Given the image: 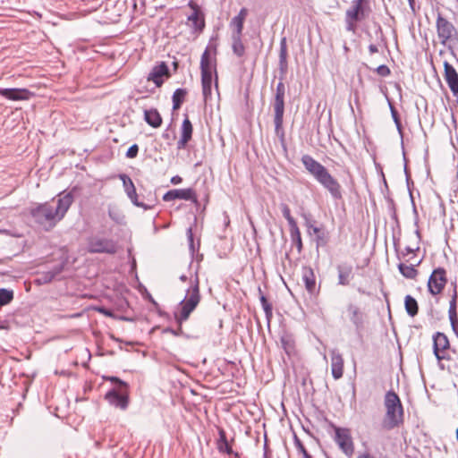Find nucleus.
Instances as JSON below:
<instances>
[{
  "instance_id": "46",
  "label": "nucleus",
  "mask_w": 458,
  "mask_h": 458,
  "mask_svg": "<svg viewBox=\"0 0 458 458\" xmlns=\"http://www.w3.org/2000/svg\"><path fill=\"white\" fill-rule=\"evenodd\" d=\"M293 443H294V445L296 447V449L300 452V453H303L304 451H306V448L304 446V445L302 444V442L301 441V439L297 437L296 434H294L293 436Z\"/></svg>"
},
{
  "instance_id": "6",
  "label": "nucleus",
  "mask_w": 458,
  "mask_h": 458,
  "mask_svg": "<svg viewBox=\"0 0 458 458\" xmlns=\"http://www.w3.org/2000/svg\"><path fill=\"white\" fill-rule=\"evenodd\" d=\"M286 87L283 82V79L277 83L276 88L275 96L272 101L274 109V123L275 132L281 140L284 139V98H285Z\"/></svg>"
},
{
  "instance_id": "37",
  "label": "nucleus",
  "mask_w": 458,
  "mask_h": 458,
  "mask_svg": "<svg viewBox=\"0 0 458 458\" xmlns=\"http://www.w3.org/2000/svg\"><path fill=\"white\" fill-rule=\"evenodd\" d=\"M312 233L316 235L317 245L325 246L328 242V233L320 227H313Z\"/></svg>"
},
{
  "instance_id": "9",
  "label": "nucleus",
  "mask_w": 458,
  "mask_h": 458,
  "mask_svg": "<svg viewBox=\"0 0 458 458\" xmlns=\"http://www.w3.org/2000/svg\"><path fill=\"white\" fill-rule=\"evenodd\" d=\"M436 27L437 37L442 45L446 46L448 43H456L458 41V30L441 13L437 14Z\"/></svg>"
},
{
  "instance_id": "31",
  "label": "nucleus",
  "mask_w": 458,
  "mask_h": 458,
  "mask_svg": "<svg viewBox=\"0 0 458 458\" xmlns=\"http://www.w3.org/2000/svg\"><path fill=\"white\" fill-rule=\"evenodd\" d=\"M279 66L282 72L287 70V42L286 38H282L280 40L279 51Z\"/></svg>"
},
{
  "instance_id": "13",
  "label": "nucleus",
  "mask_w": 458,
  "mask_h": 458,
  "mask_svg": "<svg viewBox=\"0 0 458 458\" xmlns=\"http://www.w3.org/2000/svg\"><path fill=\"white\" fill-rule=\"evenodd\" d=\"M446 271L444 267L435 268L428 280V291L432 295L440 294L447 284Z\"/></svg>"
},
{
  "instance_id": "2",
  "label": "nucleus",
  "mask_w": 458,
  "mask_h": 458,
  "mask_svg": "<svg viewBox=\"0 0 458 458\" xmlns=\"http://www.w3.org/2000/svg\"><path fill=\"white\" fill-rule=\"evenodd\" d=\"M200 300L199 279L198 275H196L194 280L191 281V286L186 291L184 299L180 301L178 310L174 313L178 327L176 329L169 327H165L162 330V334H171L174 336L184 335L182 324L189 319L191 314L199 304Z\"/></svg>"
},
{
  "instance_id": "22",
  "label": "nucleus",
  "mask_w": 458,
  "mask_h": 458,
  "mask_svg": "<svg viewBox=\"0 0 458 458\" xmlns=\"http://www.w3.org/2000/svg\"><path fill=\"white\" fill-rule=\"evenodd\" d=\"M331 373L333 377L337 380L344 375V358L336 350L331 351Z\"/></svg>"
},
{
  "instance_id": "35",
  "label": "nucleus",
  "mask_w": 458,
  "mask_h": 458,
  "mask_svg": "<svg viewBox=\"0 0 458 458\" xmlns=\"http://www.w3.org/2000/svg\"><path fill=\"white\" fill-rule=\"evenodd\" d=\"M290 236L293 243H294L297 248L298 253H301L302 251L303 245L298 225L290 227Z\"/></svg>"
},
{
  "instance_id": "14",
  "label": "nucleus",
  "mask_w": 458,
  "mask_h": 458,
  "mask_svg": "<svg viewBox=\"0 0 458 458\" xmlns=\"http://www.w3.org/2000/svg\"><path fill=\"white\" fill-rule=\"evenodd\" d=\"M174 199L190 200L196 206L199 205L196 191L191 188L170 190L163 196V200L165 202H169Z\"/></svg>"
},
{
  "instance_id": "47",
  "label": "nucleus",
  "mask_w": 458,
  "mask_h": 458,
  "mask_svg": "<svg viewBox=\"0 0 458 458\" xmlns=\"http://www.w3.org/2000/svg\"><path fill=\"white\" fill-rule=\"evenodd\" d=\"M186 234H187V238H188V241H189L190 250H191V252L193 254L194 251H195V249H194L193 233H192L191 227L187 229Z\"/></svg>"
},
{
  "instance_id": "50",
  "label": "nucleus",
  "mask_w": 458,
  "mask_h": 458,
  "mask_svg": "<svg viewBox=\"0 0 458 458\" xmlns=\"http://www.w3.org/2000/svg\"><path fill=\"white\" fill-rule=\"evenodd\" d=\"M305 219V225L308 227L309 231H313V227H317L316 225H314V221L308 217H306Z\"/></svg>"
},
{
  "instance_id": "1",
  "label": "nucleus",
  "mask_w": 458,
  "mask_h": 458,
  "mask_svg": "<svg viewBox=\"0 0 458 458\" xmlns=\"http://www.w3.org/2000/svg\"><path fill=\"white\" fill-rule=\"evenodd\" d=\"M72 191L60 194L54 202L36 203L28 210L34 225L46 232L51 231L65 216L73 202Z\"/></svg>"
},
{
  "instance_id": "32",
  "label": "nucleus",
  "mask_w": 458,
  "mask_h": 458,
  "mask_svg": "<svg viewBox=\"0 0 458 458\" xmlns=\"http://www.w3.org/2000/svg\"><path fill=\"white\" fill-rule=\"evenodd\" d=\"M188 94L186 89H176L173 94L172 101H173V109L177 110L181 107L182 103L185 100V98Z\"/></svg>"
},
{
  "instance_id": "49",
  "label": "nucleus",
  "mask_w": 458,
  "mask_h": 458,
  "mask_svg": "<svg viewBox=\"0 0 458 458\" xmlns=\"http://www.w3.org/2000/svg\"><path fill=\"white\" fill-rule=\"evenodd\" d=\"M247 15H248V10H247V8L243 7L240 10L239 13L235 17L241 18L242 20L245 21Z\"/></svg>"
},
{
  "instance_id": "64",
  "label": "nucleus",
  "mask_w": 458,
  "mask_h": 458,
  "mask_svg": "<svg viewBox=\"0 0 458 458\" xmlns=\"http://www.w3.org/2000/svg\"><path fill=\"white\" fill-rule=\"evenodd\" d=\"M394 250L397 251V244L394 242Z\"/></svg>"
},
{
  "instance_id": "56",
  "label": "nucleus",
  "mask_w": 458,
  "mask_h": 458,
  "mask_svg": "<svg viewBox=\"0 0 458 458\" xmlns=\"http://www.w3.org/2000/svg\"><path fill=\"white\" fill-rule=\"evenodd\" d=\"M302 455H303V458H312L307 450L302 453Z\"/></svg>"
},
{
  "instance_id": "61",
  "label": "nucleus",
  "mask_w": 458,
  "mask_h": 458,
  "mask_svg": "<svg viewBox=\"0 0 458 458\" xmlns=\"http://www.w3.org/2000/svg\"><path fill=\"white\" fill-rule=\"evenodd\" d=\"M264 458H268L267 451H265V453H264Z\"/></svg>"
},
{
  "instance_id": "28",
  "label": "nucleus",
  "mask_w": 458,
  "mask_h": 458,
  "mask_svg": "<svg viewBox=\"0 0 458 458\" xmlns=\"http://www.w3.org/2000/svg\"><path fill=\"white\" fill-rule=\"evenodd\" d=\"M218 440H217V449L219 452L226 453L228 454H233L234 457L240 458V454L238 453H233L232 447L230 446L227 438L226 433L223 428L218 429Z\"/></svg>"
},
{
  "instance_id": "39",
  "label": "nucleus",
  "mask_w": 458,
  "mask_h": 458,
  "mask_svg": "<svg viewBox=\"0 0 458 458\" xmlns=\"http://www.w3.org/2000/svg\"><path fill=\"white\" fill-rule=\"evenodd\" d=\"M243 23V20L234 16L230 22V26L233 30V34L242 35Z\"/></svg>"
},
{
  "instance_id": "43",
  "label": "nucleus",
  "mask_w": 458,
  "mask_h": 458,
  "mask_svg": "<svg viewBox=\"0 0 458 458\" xmlns=\"http://www.w3.org/2000/svg\"><path fill=\"white\" fill-rule=\"evenodd\" d=\"M139 153V146L137 144H132L126 151V157L134 158L137 157Z\"/></svg>"
},
{
  "instance_id": "55",
  "label": "nucleus",
  "mask_w": 458,
  "mask_h": 458,
  "mask_svg": "<svg viewBox=\"0 0 458 458\" xmlns=\"http://www.w3.org/2000/svg\"><path fill=\"white\" fill-rule=\"evenodd\" d=\"M415 234H416V236H417L418 242H420V240H421V235H420V230H418V229H417V230L415 231Z\"/></svg>"
},
{
  "instance_id": "27",
  "label": "nucleus",
  "mask_w": 458,
  "mask_h": 458,
  "mask_svg": "<svg viewBox=\"0 0 458 458\" xmlns=\"http://www.w3.org/2000/svg\"><path fill=\"white\" fill-rule=\"evenodd\" d=\"M282 348L288 356L295 352V339L293 334L284 331L280 337Z\"/></svg>"
},
{
  "instance_id": "16",
  "label": "nucleus",
  "mask_w": 458,
  "mask_h": 458,
  "mask_svg": "<svg viewBox=\"0 0 458 458\" xmlns=\"http://www.w3.org/2000/svg\"><path fill=\"white\" fill-rule=\"evenodd\" d=\"M118 177L123 182L124 191L132 204L136 207L148 209V208L147 205L138 200V194L132 180L125 174H120Z\"/></svg>"
},
{
  "instance_id": "7",
  "label": "nucleus",
  "mask_w": 458,
  "mask_h": 458,
  "mask_svg": "<svg viewBox=\"0 0 458 458\" xmlns=\"http://www.w3.org/2000/svg\"><path fill=\"white\" fill-rule=\"evenodd\" d=\"M86 243V250L90 254L114 255L118 250V244L114 240L99 234L89 236Z\"/></svg>"
},
{
  "instance_id": "19",
  "label": "nucleus",
  "mask_w": 458,
  "mask_h": 458,
  "mask_svg": "<svg viewBox=\"0 0 458 458\" xmlns=\"http://www.w3.org/2000/svg\"><path fill=\"white\" fill-rule=\"evenodd\" d=\"M164 76H170L169 69L165 62H161L159 64L155 65L152 68L150 72L148 74L147 80L148 81H153L157 88H160L164 83Z\"/></svg>"
},
{
  "instance_id": "10",
  "label": "nucleus",
  "mask_w": 458,
  "mask_h": 458,
  "mask_svg": "<svg viewBox=\"0 0 458 458\" xmlns=\"http://www.w3.org/2000/svg\"><path fill=\"white\" fill-rule=\"evenodd\" d=\"M335 430L334 440L339 449L348 457L352 458L354 454V443L349 428H340L332 425Z\"/></svg>"
},
{
  "instance_id": "24",
  "label": "nucleus",
  "mask_w": 458,
  "mask_h": 458,
  "mask_svg": "<svg viewBox=\"0 0 458 458\" xmlns=\"http://www.w3.org/2000/svg\"><path fill=\"white\" fill-rule=\"evenodd\" d=\"M64 269L63 265L54 267L52 269L45 272H41L38 275L36 279L38 284H45L52 282L58 275L62 273Z\"/></svg>"
},
{
  "instance_id": "29",
  "label": "nucleus",
  "mask_w": 458,
  "mask_h": 458,
  "mask_svg": "<svg viewBox=\"0 0 458 458\" xmlns=\"http://www.w3.org/2000/svg\"><path fill=\"white\" fill-rule=\"evenodd\" d=\"M189 5L193 9V13L188 17V21L191 22V26L195 30H202L205 26L203 19L199 18V11L198 6L191 1Z\"/></svg>"
},
{
  "instance_id": "17",
  "label": "nucleus",
  "mask_w": 458,
  "mask_h": 458,
  "mask_svg": "<svg viewBox=\"0 0 458 458\" xmlns=\"http://www.w3.org/2000/svg\"><path fill=\"white\" fill-rule=\"evenodd\" d=\"M301 280L305 289L310 295L318 293L319 289L317 287L316 276L310 266H303L301 267Z\"/></svg>"
},
{
  "instance_id": "41",
  "label": "nucleus",
  "mask_w": 458,
  "mask_h": 458,
  "mask_svg": "<svg viewBox=\"0 0 458 458\" xmlns=\"http://www.w3.org/2000/svg\"><path fill=\"white\" fill-rule=\"evenodd\" d=\"M389 107H390V111H391V115H392V118L397 127V130L401 132L402 131V124H401V121H400V117H399V114L397 112V110L395 109V107L393 106V104L391 102H389Z\"/></svg>"
},
{
  "instance_id": "20",
  "label": "nucleus",
  "mask_w": 458,
  "mask_h": 458,
  "mask_svg": "<svg viewBox=\"0 0 458 458\" xmlns=\"http://www.w3.org/2000/svg\"><path fill=\"white\" fill-rule=\"evenodd\" d=\"M444 78L454 95L458 94V72L447 61L444 62Z\"/></svg>"
},
{
  "instance_id": "57",
  "label": "nucleus",
  "mask_w": 458,
  "mask_h": 458,
  "mask_svg": "<svg viewBox=\"0 0 458 458\" xmlns=\"http://www.w3.org/2000/svg\"><path fill=\"white\" fill-rule=\"evenodd\" d=\"M180 280H181L182 282H186V281L188 280V277H187V276H186V275H182V276H180Z\"/></svg>"
},
{
  "instance_id": "25",
  "label": "nucleus",
  "mask_w": 458,
  "mask_h": 458,
  "mask_svg": "<svg viewBox=\"0 0 458 458\" xmlns=\"http://www.w3.org/2000/svg\"><path fill=\"white\" fill-rule=\"evenodd\" d=\"M422 259H420L415 264L407 265L403 262H400L397 265L398 270L400 274L407 278V279H416L419 275V271L416 269V267L420 266Z\"/></svg>"
},
{
  "instance_id": "23",
  "label": "nucleus",
  "mask_w": 458,
  "mask_h": 458,
  "mask_svg": "<svg viewBox=\"0 0 458 458\" xmlns=\"http://www.w3.org/2000/svg\"><path fill=\"white\" fill-rule=\"evenodd\" d=\"M192 131H193V127H192L191 122L190 121L188 115H185V118L182 123L181 138L177 142L178 149L185 148L186 144L191 140Z\"/></svg>"
},
{
  "instance_id": "44",
  "label": "nucleus",
  "mask_w": 458,
  "mask_h": 458,
  "mask_svg": "<svg viewBox=\"0 0 458 458\" xmlns=\"http://www.w3.org/2000/svg\"><path fill=\"white\" fill-rule=\"evenodd\" d=\"M376 72L378 75H380L382 77H386V76L390 75V73H391L389 67L386 64L379 65L376 69Z\"/></svg>"
},
{
  "instance_id": "15",
  "label": "nucleus",
  "mask_w": 458,
  "mask_h": 458,
  "mask_svg": "<svg viewBox=\"0 0 458 458\" xmlns=\"http://www.w3.org/2000/svg\"><path fill=\"white\" fill-rule=\"evenodd\" d=\"M106 400L113 406L126 410L129 404L128 389H111L106 394Z\"/></svg>"
},
{
  "instance_id": "18",
  "label": "nucleus",
  "mask_w": 458,
  "mask_h": 458,
  "mask_svg": "<svg viewBox=\"0 0 458 458\" xmlns=\"http://www.w3.org/2000/svg\"><path fill=\"white\" fill-rule=\"evenodd\" d=\"M0 95L8 100L21 101L30 99L33 94L29 89L24 88H0Z\"/></svg>"
},
{
  "instance_id": "42",
  "label": "nucleus",
  "mask_w": 458,
  "mask_h": 458,
  "mask_svg": "<svg viewBox=\"0 0 458 458\" xmlns=\"http://www.w3.org/2000/svg\"><path fill=\"white\" fill-rule=\"evenodd\" d=\"M106 379L115 385L116 387L114 389L122 390V388H124L126 390L129 387V386L126 382L121 380L117 377H109Z\"/></svg>"
},
{
  "instance_id": "34",
  "label": "nucleus",
  "mask_w": 458,
  "mask_h": 458,
  "mask_svg": "<svg viewBox=\"0 0 458 458\" xmlns=\"http://www.w3.org/2000/svg\"><path fill=\"white\" fill-rule=\"evenodd\" d=\"M404 307L407 314L415 317L419 312V305L417 301L411 295H406L404 299Z\"/></svg>"
},
{
  "instance_id": "26",
  "label": "nucleus",
  "mask_w": 458,
  "mask_h": 458,
  "mask_svg": "<svg viewBox=\"0 0 458 458\" xmlns=\"http://www.w3.org/2000/svg\"><path fill=\"white\" fill-rule=\"evenodd\" d=\"M145 122L153 128H158L162 124V117L156 108L146 109L144 111Z\"/></svg>"
},
{
  "instance_id": "21",
  "label": "nucleus",
  "mask_w": 458,
  "mask_h": 458,
  "mask_svg": "<svg viewBox=\"0 0 458 458\" xmlns=\"http://www.w3.org/2000/svg\"><path fill=\"white\" fill-rule=\"evenodd\" d=\"M338 285L347 286L354 277L353 267L351 264L342 263L336 267Z\"/></svg>"
},
{
  "instance_id": "60",
  "label": "nucleus",
  "mask_w": 458,
  "mask_h": 458,
  "mask_svg": "<svg viewBox=\"0 0 458 458\" xmlns=\"http://www.w3.org/2000/svg\"><path fill=\"white\" fill-rule=\"evenodd\" d=\"M111 338L114 339V341H119V339L114 337V335H112Z\"/></svg>"
},
{
  "instance_id": "12",
  "label": "nucleus",
  "mask_w": 458,
  "mask_h": 458,
  "mask_svg": "<svg viewBox=\"0 0 458 458\" xmlns=\"http://www.w3.org/2000/svg\"><path fill=\"white\" fill-rule=\"evenodd\" d=\"M344 314L346 318L352 323L355 331L360 334L365 327L368 316L364 310L353 302H348L345 307Z\"/></svg>"
},
{
  "instance_id": "3",
  "label": "nucleus",
  "mask_w": 458,
  "mask_h": 458,
  "mask_svg": "<svg viewBox=\"0 0 458 458\" xmlns=\"http://www.w3.org/2000/svg\"><path fill=\"white\" fill-rule=\"evenodd\" d=\"M301 163L308 173L330 193L334 199L343 198L341 184L326 166L308 154L301 157Z\"/></svg>"
},
{
  "instance_id": "5",
  "label": "nucleus",
  "mask_w": 458,
  "mask_h": 458,
  "mask_svg": "<svg viewBox=\"0 0 458 458\" xmlns=\"http://www.w3.org/2000/svg\"><path fill=\"white\" fill-rule=\"evenodd\" d=\"M386 420L389 428L398 427L403 422V408L398 394L388 391L385 394Z\"/></svg>"
},
{
  "instance_id": "36",
  "label": "nucleus",
  "mask_w": 458,
  "mask_h": 458,
  "mask_svg": "<svg viewBox=\"0 0 458 458\" xmlns=\"http://www.w3.org/2000/svg\"><path fill=\"white\" fill-rule=\"evenodd\" d=\"M448 316L450 322L458 319L456 286L454 287V293L449 303Z\"/></svg>"
},
{
  "instance_id": "11",
  "label": "nucleus",
  "mask_w": 458,
  "mask_h": 458,
  "mask_svg": "<svg viewBox=\"0 0 458 458\" xmlns=\"http://www.w3.org/2000/svg\"><path fill=\"white\" fill-rule=\"evenodd\" d=\"M433 353L437 360L438 367L444 369L441 363L443 360H449L451 357L446 353L450 349V342L447 335L442 332H436L433 336Z\"/></svg>"
},
{
  "instance_id": "30",
  "label": "nucleus",
  "mask_w": 458,
  "mask_h": 458,
  "mask_svg": "<svg viewBox=\"0 0 458 458\" xmlns=\"http://www.w3.org/2000/svg\"><path fill=\"white\" fill-rule=\"evenodd\" d=\"M258 291L259 293V301L265 312L267 327H269L273 317V307L272 304L267 301L266 296L263 294L260 287L258 288Z\"/></svg>"
},
{
  "instance_id": "40",
  "label": "nucleus",
  "mask_w": 458,
  "mask_h": 458,
  "mask_svg": "<svg viewBox=\"0 0 458 458\" xmlns=\"http://www.w3.org/2000/svg\"><path fill=\"white\" fill-rule=\"evenodd\" d=\"M281 211H282L284 217L287 220L289 227L297 225L295 219L291 215V210H290V208L288 207V205L282 204Z\"/></svg>"
},
{
  "instance_id": "52",
  "label": "nucleus",
  "mask_w": 458,
  "mask_h": 458,
  "mask_svg": "<svg viewBox=\"0 0 458 458\" xmlns=\"http://www.w3.org/2000/svg\"><path fill=\"white\" fill-rule=\"evenodd\" d=\"M98 311L106 317H113V312L106 308H100L98 309Z\"/></svg>"
},
{
  "instance_id": "59",
  "label": "nucleus",
  "mask_w": 458,
  "mask_h": 458,
  "mask_svg": "<svg viewBox=\"0 0 458 458\" xmlns=\"http://www.w3.org/2000/svg\"><path fill=\"white\" fill-rule=\"evenodd\" d=\"M358 292L360 293H365V292L363 290H361V288H359Z\"/></svg>"
},
{
  "instance_id": "63",
  "label": "nucleus",
  "mask_w": 458,
  "mask_h": 458,
  "mask_svg": "<svg viewBox=\"0 0 458 458\" xmlns=\"http://www.w3.org/2000/svg\"><path fill=\"white\" fill-rule=\"evenodd\" d=\"M133 6H134V8H137V3H136V1L134 2Z\"/></svg>"
},
{
  "instance_id": "4",
  "label": "nucleus",
  "mask_w": 458,
  "mask_h": 458,
  "mask_svg": "<svg viewBox=\"0 0 458 458\" xmlns=\"http://www.w3.org/2000/svg\"><path fill=\"white\" fill-rule=\"evenodd\" d=\"M201 88L204 102L207 104L212 98V73H215V86L218 89V75L216 72V56L204 51L200 58Z\"/></svg>"
},
{
  "instance_id": "38",
  "label": "nucleus",
  "mask_w": 458,
  "mask_h": 458,
  "mask_svg": "<svg viewBox=\"0 0 458 458\" xmlns=\"http://www.w3.org/2000/svg\"><path fill=\"white\" fill-rule=\"evenodd\" d=\"M13 299V292L5 288H0V306L10 303Z\"/></svg>"
},
{
  "instance_id": "53",
  "label": "nucleus",
  "mask_w": 458,
  "mask_h": 458,
  "mask_svg": "<svg viewBox=\"0 0 458 458\" xmlns=\"http://www.w3.org/2000/svg\"><path fill=\"white\" fill-rule=\"evenodd\" d=\"M182 177H181V176H179V175H174V176H173V177L171 178V183H173V184H174V185H175V184H179V183H181V182H182Z\"/></svg>"
},
{
  "instance_id": "51",
  "label": "nucleus",
  "mask_w": 458,
  "mask_h": 458,
  "mask_svg": "<svg viewBox=\"0 0 458 458\" xmlns=\"http://www.w3.org/2000/svg\"><path fill=\"white\" fill-rule=\"evenodd\" d=\"M450 323H451V327H452L454 333L455 334V335L458 338V319L451 321Z\"/></svg>"
},
{
  "instance_id": "48",
  "label": "nucleus",
  "mask_w": 458,
  "mask_h": 458,
  "mask_svg": "<svg viewBox=\"0 0 458 458\" xmlns=\"http://www.w3.org/2000/svg\"><path fill=\"white\" fill-rule=\"evenodd\" d=\"M420 250V247L417 246L415 248H411L410 246L405 247V249L401 252L403 258L406 257L410 253H415Z\"/></svg>"
},
{
  "instance_id": "45",
  "label": "nucleus",
  "mask_w": 458,
  "mask_h": 458,
  "mask_svg": "<svg viewBox=\"0 0 458 458\" xmlns=\"http://www.w3.org/2000/svg\"><path fill=\"white\" fill-rule=\"evenodd\" d=\"M205 51H208V53L211 54V55L216 56L217 45H216V41H213V39H211L209 41L208 47H206Z\"/></svg>"
},
{
  "instance_id": "54",
  "label": "nucleus",
  "mask_w": 458,
  "mask_h": 458,
  "mask_svg": "<svg viewBox=\"0 0 458 458\" xmlns=\"http://www.w3.org/2000/svg\"><path fill=\"white\" fill-rule=\"evenodd\" d=\"M369 51L372 55V54L377 53L378 51V49H377V47L376 45L371 44V45L369 46Z\"/></svg>"
},
{
  "instance_id": "62",
  "label": "nucleus",
  "mask_w": 458,
  "mask_h": 458,
  "mask_svg": "<svg viewBox=\"0 0 458 458\" xmlns=\"http://www.w3.org/2000/svg\"><path fill=\"white\" fill-rule=\"evenodd\" d=\"M456 439L458 441V427H457V429H456Z\"/></svg>"
},
{
  "instance_id": "8",
  "label": "nucleus",
  "mask_w": 458,
  "mask_h": 458,
  "mask_svg": "<svg viewBox=\"0 0 458 458\" xmlns=\"http://www.w3.org/2000/svg\"><path fill=\"white\" fill-rule=\"evenodd\" d=\"M369 0H352L351 6L345 12V29L347 31L355 32L357 22L365 18V9Z\"/></svg>"
},
{
  "instance_id": "58",
  "label": "nucleus",
  "mask_w": 458,
  "mask_h": 458,
  "mask_svg": "<svg viewBox=\"0 0 458 458\" xmlns=\"http://www.w3.org/2000/svg\"><path fill=\"white\" fill-rule=\"evenodd\" d=\"M448 48L450 49V51L452 52V54H454V48H453V47H452V46H450V45H449V46H448Z\"/></svg>"
},
{
  "instance_id": "33",
  "label": "nucleus",
  "mask_w": 458,
  "mask_h": 458,
  "mask_svg": "<svg viewBox=\"0 0 458 458\" xmlns=\"http://www.w3.org/2000/svg\"><path fill=\"white\" fill-rule=\"evenodd\" d=\"M242 36L238 34H233L232 35V48L234 55H236L238 57L243 56L245 54V47L242 41Z\"/></svg>"
}]
</instances>
